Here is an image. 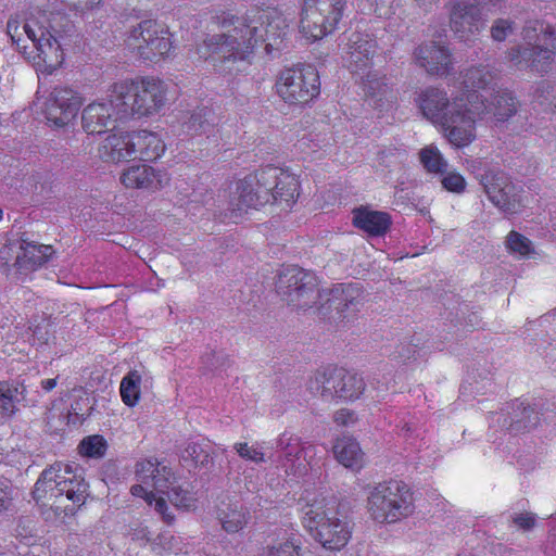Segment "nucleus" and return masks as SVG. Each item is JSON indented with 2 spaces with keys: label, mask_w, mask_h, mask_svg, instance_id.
I'll return each mask as SVG.
<instances>
[{
  "label": "nucleus",
  "mask_w": 556,
  "mask_h": 556,
  "mask_svg": "<svg viewBox=\"0 0 556 556\" xmlns=\"http://www.w3.org/2000/svg\"><path fill=\"white\" fill-rule=\"evenodd\" d=\"M515 525L523 530H530L535 525V517L531 513L519 514L514 518Z\"/></svg>",
  "instance_id": "54"
},
{
  "label": "nucleus",
  "mask_w": 556,
  "mask_h": 556,
  "mask_svg": "<svg viewBox=\"0 0 556 556\" xmlns=\"http://www.w3.org/2000/svg\"><path fill=\"white\" fill-rule=\"evenodd\" d=\"M126 45L140 59L151 62L167 56L173 49L168 30L153 20L142 21L132 27Z\"/></svg>",
  "instance_id": "9"
},
{
  "label": "nucleus",
  "mask_w": 556,
  "mask_h": 556,
  "mask_svg": "<svg viewBox=\"0 0 556 556\" xmlns=\"http://www.w3.org/2000/svg\"><path fill=\"white\" fill-rule=\"evenodd\" d=\"M136 116H151L157 113L166 102V88L160 79L146 77L137 80Z\"/></svg>",
  "instance_id": "21"
},
{
  "label": "nucleus",
  "mask_w": 556,
  "mask_h": 556,
  "mask_svg": "<svg viewBox=\"0 0 556 556\" xmlns=\"http://www.w3.org/2000/svg\"><path fill=\"white\" fill-rule=\"evenodd\" d=\"M109 100L116 118L127 119L136 116L137 80H121L109 88Z\"/></svg>",
  "instance_id": "23"
},
{
  "label": "nucleus",
  "mask_w": 556,
  "mask_h": 556,
  "mask_svg": "<svg viewBox=\"0 0 556 556\" xmlns=\"http://www.w3.org/2000/svg\"><path fill=\"white\" fill-rule=\"evenodd\" d=\"M470 104L469 110L472 112L473 127L476 128V122L478 118L485 116L491 119L504 123L513 117L518 110L519 102L510 91L498 90L492 94L491 100L483 99L482 97L469 93Z\"/></svg>",
  "instance_id": "14"
},
{
  "label": "nucleus",
  "mask_w": 556,
  "mask_h": 556,
  "mask_svg": "<svg viewBox=\"0 0 556 556\" xmlns=\"http://www.w3.org/2000/svg\"><path fill=\"white\" fill-rule=\"evenodd\" d=\"M387 156L386 152H381V160H383Z\"/></svg>",
  "instance_id": "62"
},
{
  "label": "nucleus",
  "mask_w": 556,
  "mask_h": 556,
  "mask_svg": "<svg viewBox=\"0 0 556 556\" xmlns=\"http://www.w3.org/2000/svg\"><path fill=\"white\" fill-rule=\"evenodd\" d=\"M345 370L334 366L317 369L311 383H308V388L313 392L319 393L326 400H334L337 397V389Z\"/></svg>",
  "instance_id": "32"
},
{
  "label": "nucleus",
  "mask_w": 556,
  "mask_h": 556,
  "mask_svg": "<svg viewBox=\"0 0 556 556\" xmlns=\"http://www.w3.org/2000/svg\"><path fill=\"white\" fill-rule=\"evenodd\" d=\"M111 102H92L81 113V124L88 134H102L116 121Z\"/></svg>",
  "instance_id": "28"
},
{
  "label": "nucleus",
  "mask_w": 556,
  "mask_h": 556,
  "mask_svg": "<svg viewBox=\"0 0 556 556\" xmlns=\"http://www.w3.org/2000/svg\"><path fill=\"white\" fill-rule=\"evenodd\" d=\"M130 494L135 497L142 498L148 505H153L155 493L153 491H148L142 484L130 486Z\"/></svg>",
  "instance_id": "53"
},
{
  "label": "nucleus",
  "mask_w": 556,
  "mask_h": 556,
  "mask_svg": "<svg viewBox=\"0 0 556 556\" xmlns=\"http://www.w3.org/2000/svg\"><path fill=\"white\" fill-rule=\"evenodd\" d=\"M81 99L71 88L55 87L46 102V118L55 127L68 125L77 115Z\"/></svg>",
  "instance_id": "15"
},
{
  "label": "nucleus",
  "mask_w": 556,
  "mask_h": 556,
  "mask_svg": "<svg viewBox=\"0 0 556 556\" xmlns=\"http://www.w3.org/2000/svg\"><path fill=\"white\" fill-rule=\"evenodd\" d=\"M3 319L5 320L0 321L1 328H4L7 325H12L16 331L15 338H26V340L37 349H51L56 343L55 321L51 315L46 313L34 315L28 327L22 323V319L17 321V317L13 314Z\"/></svg>",
  "instance_id": "12"
},
{
  "label": "nucleus",
  "mask_w": 556,
  "mask_h": 556,
  "mask_svg": "<svg viewBox=\"0 0 556 556\" xmlns=\"http://www.w3.org/2000/svg\"><path fill=\"white\" fill-rule=\"evenodd\" d=\"M451 28L460 40H470L484 27L486 18L479 5L473 3H456L450 15Z\"/></svg>",
  "instance_id": "17"
},
{
  "label": "nucleus",
  "mask_w": 556,
  "mask_h": 556,
  "mask_svg": "<svg viewBox=\"0 0 556 556\" xmlns=\"http://www.w3.org/2000/svg\"><path fill=\"white\" fill-rule=\"evenodd\" d=\"M106 439L100 434L88 435L77 445L78 455H83L88 458H102L106 454Z\"/></svg>",
  "instance_id": "42"
},
{
  "label": "nucleus",
  "mask_w": 556,
  "mask_h": 556,
  "mask_svg": "<svg viewBox=\"0 0 556 556\" xmlns=\"http://www.w3.org/2000/svg\"><path fill=\"white\" fill-rule=\"evenodd\" d=\"M376 48V41L368 34L356 31L349 37L343 54L346 67L365 80V88L371 96L386 94L388 90L387 84L370 71Z\"/></svg>",
  "instance_id": "8"
},
{
  "label": "nucleus",
  "mask_w": 556,
  "mask_h": 556,
  "mask_svg": "<svg viewBox=\"0 0 556 556\" xmlns=\"http://www.w3.org/2000/svg\"><path fill=\"white\" fill-rule=\"evenodd\" d=\"M25 23H31L33 26L42 35H52L61 40L66 41V37L71 36L74 30V24L67 15L61 11H37L31 13Z\"/></svg>",
  "instance_id": "27"
},
{
  "label": "nucleus",
  "mask_w": 556,
  "mask_h": 556,
  "mask_svg": "<svg viewBox=\"0 0 556 556\" xmlns=\"http://www.w3.org/2000/svg\"><path fill=\"white\" fill-rule=\"evenodd\" d=\"M70 7L75 10L85 12L97 7L101 0H64Z\"/></svg>",
  "instance_id": "55"
},
{
  "label": "nucleus",
  "mask_w": 556,
  "mask_h": 556,
  "mask_svg": "<svg viewBox=\"0 0 556 556\" xmlns=\"http://www.w3.org/2000/svg\"><path fill=\"white\" fill-rule=\"evenodd\" d=\"M419 160L428 173L443 174L447 169V162L433 144L427 146L420 150Z\"/></svg>",
  "instance_id": "41"
},
{
  "label": "nucleus",
  "mask_w": 556,
  "mask_h": 556,
  "mask_svg": "<svg viewBox=\"0 0 556 556\" xmlns=\"http://www.w3.org/2000/svg\"><path fill=\"white\" fill-rule=\"evenodd\" d=\"M416 64L431 76H447L453 71V61L450 50L434 41L420 45L415 49Z\"/></svg>",
  "instance_id": "19"
},
{
  "label": "nucleus",
  "mask_w": 556,
  "mask_h": 556,
  "mask_svg": "<svg viewBox=\"0 0 556 556\" xmlns=\"http://www.w3.org/2000/svg\"><path fill=\"white\" fill-rule=\"evenodd\" d=\"M263 187L269 189L270 203H285L291 207L299 197L300 184L294 174L274 166H266L260 169Z\"/></svg>",
  "instance_id": "16"
},
{
  "label": "nucleus",
  "mask_w": 556,
  "mask_h": 556,
  "mask_svg": "<svg viewBox=\"0 0 556 556\" xmlns=\"http://www.w3.org/2000/svg\"><path fill=\"white\" fill-rule=\"evenodd\" d=\"M271 195L269 189L263 187L258 169L238 182L236 195L231 201L232 210L242 213L248 208H257L270 203Z\"/></svg>",
  "instance_id": "18"
},
{
  "label": "nucleus",
  "mask_w": 556,
  "mask_h": 556,
  "mask_svg": "<svg viewBox=\"0 0 556 556\" xmlns=\"http://www.w3.org/2000/svg\"><path fill=\"white\" fill-rule=\"evenodd\" d=\"M523 40L530 46L548 45L556 48V34L554 28L538 20H529L526 22L521 31Z\"/></svg>",
  "instance_id": "35"
},
{
  "label": "nucleus",
  "mask_w": 556,
  "mask_h": 556,
  "mask_svg": "<svg viewBox=\"0 0 556 556\" xmlns=\"http://www.w3.org/2000/svg\"><path fill=\"white\" fill-rule=\"evenodd\" d=\"M301 276H307V273L303 268L296 265H283L277 278H300Z\"/></svg>",
  "instance_id": "52"
},
{
  "label": "nucleus",
  "mask_w": 556,
  "mask_h": 556,
  "mask_svg": "<svg viewBox=\"0 0 556 556\" xmlns=\"http://www.w3.org/2000/svg\"><path fill=\"white\" fill-rule=\"evenodd\" d=\"M222 31L207 36L198 53L219 71L231 72L239 62H249L260 41L266 52L279 50L289 23L277 10L252 8L243 16L224 17Z\"/></svg>",
  "instance_id": "1"
},
{
  "label": "nucleus",
  "mask_w": 556,
  "mask_h": 556,
  "mask_svg": "<svg viewBox=\"0 0 556 556\" xmlns=\"http://www.w3.org/2000/svg\"><path fill=\"white\" fill-rule=\"evenodd\" d=\"M507 251L518 257H531L535 255V248L532 241L526 236L511 230L505 238Z\"/></svg>",
  "instance_id": "40"
},
{
  "label": "nucleus",
  "mask_w": 556,
  "mask_h": 556,
  "mask_svg": "<svg viewBox=\"0 0 556 556\" xmlns=\"http://www.w3.org/2000/svg\"><path fill=\"white\" fill-rule=\"evenodd\" d=\"M131 143L135 159L147 162L157 160L165 151V144L160 136L148 130L132 131Z\"/></svg>",
  "instance_id": "31"
},
{
  "label": "nucleus",
  "mask_w": 556,
  "mask_h": 556,
  "mask_svg": "<svg viewBox=\"0 0 556 556\" xmlns=\"http://www.w3.org/2000/svg\"><path fill=\"white\" fill-rule=\"evenodd\" d=\"M131 146V132L111 134L99 143L98 156L112 164L135 160Z\"/></svg>",
  "instance_id": "26"
},
{
  "label": "nucleus",
  "mask_w": 556,
  "mask_h": 556,
  "mask_svg": "<svg viewBox=\"0 0 556 556\" xmlns=\"http://www.w3.org/2000/svg\"><path fill=\"white\" fill-rule=\"evenodd\" d=\"M266 556H302L301 541L294 536H283L282 540L267 547Z\"/></svg>",
  "instance_id": "44"
},
{
  "label": "nucleus",
  "mask_w": 556,
  "mask_h": 556,
  "mask_svg": "<svg viewBox=\"0 0 556 556\" xmlns=\"http://www.w3.org/2000/svg\"><path fill=\"white\" fill-rule=\"evenodd\" d=\"M435 1L437 0H415L417 5L426 11L429 10L435 3Z\"/></svg>",
  "instance_id": "59"
},
{
  "label": "nucleus",
  "mask_w": 556,
  "mask_h": 556,
  "mask_svg": "<svg viewBox=\"0 0 556 556\" xmlns=\"http://www.w3.org/2000/svg\"><path fill=\"white\" fill-rule=\"evenodd\" d=\"M289 280H278L276 288L281 294L282 301L287 305H292L296 309L312 308L319 305L318 309L321 314L332 313L336 311L338 319H349L351 313L355 312L363 298V290L358 283L349 282L340 283L331 290L321 292L319 288L308 281L291 288L286 285Z\"/></svg>",
  "instance_id": "4"
},
{
  "label": "nucleus",
  "mask_w": 556,
  "mask_h": 556,
  "mask_svg": "<svg viewBox=\"0 0 556 556\" xmlns=\"http://www.w3.org/2000/svg\"><path fill=\"white\" fill-rule=\"evenodd\" d=\"M416 102L422 116L440 126L454 147H467L476 139L472 119L476 111L469 110V93L448 97L445 90L429 86L418 93Z\"/></svg>",
  "instance_id": "2"
},
{
  "label": "nucleus",
  "mask_w": 556,
  "mask_h": 556,
  "mask_svg": "<svg viewBox=\"0 0 556 556\" xmlns=\"http://www.w3.org/2000/svg\"><path fill=\"white\" fill-rule=\"evenodd\" d=\"M12 504V496L10 491L5 488H0V511L5 510Z\"/></svg>",
  "instance_id": "57"
},
{
  "label": "nucleus",
  "mask_w": 556,
  "mask_h": 556,
  "mask_svg": "<svg viewBox=\"0 0 556 556\" xmlns=\"http://www.w3.org/2000/svg\"><path fill=\"white\" fill-rule=\"evenodd\" d=\"M233 448L243 459L250 460L256 464L265 460V455L262 448L257 445H249L248 442H236Z\"/></svg>",
  "instance_id": "46"
},
{
  "label": "nucleus",
  "mask_w": 556,
  "mask_h": 556,
  "mask_svg": "<svg viewBox=\"0 0 556 556\" xmlns=\"http://www.w3.org/2000/svg\"><path fill=\"white\" fill-rule=\"evenodd\" d=\"M162 493L165 494L167 498H169L170 503L177 508L190 510L195 507L197 498L189 489L170 485L169 488L164 489Z\"/></svg>",
  "instance_id": "43"
},
{
  "label": "nucleus",
  "mask_w": 556,
  "mask_h": 556,
  "mask_svg": "<svg viewBox=\"0 0 556 556\" xmlns=\"http://www.w3.org/2000/svg\"><path fill=\"white\" fill-rule=\"evenodd\" d=\"M15 334L12 337V341H15L17 340L18 338H16V331L14 330ZM11 338H7V341H10Z\"/></svg>",
  "instance_id": "61"
},
{
  "label": "nucleus",
  "mask_w": 556,
  "mask_h": 556,
  "mask_svg": "<svg viewBox=\"0 0 556 556\" xmlns=\"http://www.w3.org/2000/svg\"><path fill=\"white\" fill-rule=\"evenodd\" d=\"M517 28L516 22L510 18H495L490 27V35L493 41L504 42Z\"/></svg>",
  "instance_id": "45"
},
{
  "label": "nucleus",
  "mask_w": 556,
  "mask_h": 556,
  "mask_svg": "<svg viewBox=\"0 0 556 556\" xmlns=\"http://www.w3.org/2000/svg\"><path fill=\"white\" fill-rule=\"evenodd\" d=\"M56 383H58V378L43 379L40 382V388L43 390V392L48 393L56 387Z\"/></svg>",
  "instance_id": "58"
},
{
  "label": "nucleus",
  "mask_w": 556,
  "mask_h": 556,
  "mask_svg": "<svg viewBox=\"0 0 556 556\" xmlns=\"http://www.w3.org/2000/svg\"><path fill=\"white\" fill-rule=\"evenodd\" d=\"M366 386L362 377L356 372L348 371L343 372L342 380L337 389V397L342 401H354L361 396Z\"/></svg>",
  "instance_id": "39"
},
{
  "label": "nucleus",
  "mask_w": 556,
  "mask_h": 556,
  "mask_svg": "<svg viewBox=\"0 0 556 556\" xmlns=\"http://www.w3.org/2000/svg\"><path fill=\"white\" fill-rule=\"evenodd\" d=\"M156 513L162 517V520L167 525H172L175 520V516L167 511V504L164 497H154L153 502Z\"/></svg>",
  "instance_id": "51"
},
{
  "label": "nucleus",
  "mask_w": 556,
  "mask_h": 556,
  "mask_svg": "<svg viewBox=\"0 0 556 556\" xmlns=\"http://www.w3.org/2000/svg\"><path fill=\"white\" fill-rule=\"evenodd\" d=\"M22 31L25 34L23 26L21 27L17 21L10 20L7 25V34L12 39V42L16 45L17 49L21 50L24 54L27 53V46L21 45L22 41Z\"/></svg>",
  "instance_id": "49"
},
{
  "label": "nucleus",
  "mask_w": 556,
  "mask_h": 556,
  "mask_svg": "<svg viewBox=\"0 0 556 556\" xmlns=\"http://www.w3.org/2000/svg\"><path fill=\"white\" fill-rule=\"evenodd\" d=\"M442 186L451 192L460 193L465 190L466 181L458 173H448L442 178Z\"/></svg>",
  "instance_id": "48"
},
{
  "label": "nucleus",
  "mask_w": 556,
  "mask_h": 556,
  "mask_svg": "<svg viewBox=\"0 0 556 556\" xmlns=\"http://www.w3.org/2000/svg\"><path fill=\"white\" fill-rule=\"evenodd\" d=\"M356 420L354 412L349 408H341L333 416V421L340 427L353 425Z\"/></svg>",
  "instance_id": "50"
},
{
  "label": "nucleus",
  "mask_w": 556,
  "mask_h": 556,
  "mask_svg": "<svg viewBox=\"0 0 556 556\" xmlns=\"http://www.w3.org/2000/svg\"><path fill=\"white\" fill-rule=\"evenodd\" d=\"M21 250L22 253L16 256L14 264L21 274L35 270L48 262L53 254L51 245L37 244L24 238L21 239Z\"/></svg>",
  "instance_id": "30"
},
{
  "label": "nucleus",
  "mask_w": 556,
  "mask_h": 556,
  "mask_svg": "<svg viewBox=\"0 0 556 556\" xmlns=\"http://www.w3.org/2000/svg\"><path fill=\"white\" fill-rule=\"evenodd\" d=\"M136 477L142 483L163 492L173 484L174 472L156 457H148L136 464Z\"/></svg>",
  "instance_id": "25"
},
{
  "label": "nucleus",
  "mask_w": 556,
  "mask_h": 556,
  "mask_svg": "<svg viewBox=\"0 0 556 556\" xmlns=\"http://www.w3.org/2000/svg\"><path fill=\"white\" fill-rule=\"evenodd\" d=\"M2 215H3V212H2V210L0 208V219L2 218Z\"/></svg>",
  "instance_id": "63"
},
{
  "label": "nucleus",
  "mask_w": 556,
  "mask_h": 556,
  "mask_svg": "<svg viewBox=\"0 0 556 556\" xmlns=\"http://www.w3.org/2000/svg\"><path fill=\"white\" fill-rule=\"evenodd\" d=\"M217 519L226 532L236 533L247 526L249 513L239 508L237 503L222 502V505L217 506Z\"/></svg>",
  "instance_id": "34"
},
{
  "label": "nucleus",
  "mask_w": 556,
  "mask_h": 556,
  "mask_svg": "<svg viewBox=\"0 0 556 556\" xmlns=\"http://www.w3.org/2000/svg\"><path fill=\"white\" fill-rule=\"evenodd\" d=\"M488 199L505 214H515L520 207V199L515 185L502 170L489 169L480 176Z\"/></svg>",
  "instance_id": "13"
},
{
  "label": "nucleus",
  "mask_w": 556,
  "mask_h": 556,
  "mask_svg": "<svg viewBox=\"0 0 556 556\" xmlns=\"http://www.w3.org/2000/svg\"><path fill=\"white\" fill-rule=\"evenodd\" d=\"M88 488L77 464L55 462L40 472L33 498L37 505L49 507L56 514L70 515L86 504Z\"/></svg>",
  "instance_id": "3"
},
{
  "label": "nucleus",
  "mask_w": 556,
  "mask_h": 556,
  "mask_svg": "<svg viewBox=\"0 0 556 556\" xmlns=\"http://www.w3.org/2000/svg\"><path fill=\"white\" fill-rule=\"evenodd\" d=\"M277 93L290 104H305L319 94V75L312 65H299L281 71Z\"/></svg>",
  "instance_id": "10"
},
{
  "label": "nucleus",
  "mask_w": 556,
  "mask_h": 556,
  "mask_svg": "<svg viewBox=\"0 0 556 556\" xmlns=\"http://www.w3.org/2000/svg\"><path fill=\"white\" fill-rule=\"evenodd\" d=\"M303 525L324 548L340 551L352 538V526L342 518L334 500L320 498L308 505Z\"/></svg>",
  "instance_id": "6"
},
{
  "label": "nucleus",
  "mask_w": 556,
  "mask_h": 556,
  "mask_svg": "<svg viewBox=\"0 0 556 556\" xmlns=\"http://www.w3.org/2000/svg\"><path fill=\"white\" fill-rule=\"evenodd\" d=\"M353 225L371 237H380L389 230L391 217L386 212L361 206L353 210Z\"/></svg>",
  "instance_id": "29"
},
{
  "label": "nucleus",
  "mask_w": 556,
  "mask_h": 556,
  "mask_svg": "<svg viewBox=\"0 0 556 556\" xmlns=\"http://www.w3.org/2000/svg\"><path fill=\"white\" fill-rule=\"evenodd\" d=\"M495 79L496 74L486 66H475L465 72L462 84L467 90L476 91L492 88Z\"/></svg>",
  "instance_id": "38"
},
{
  "label": "nucleus",
  "mask_w": 556,
  "mask_h": 556,
  "mask_svg": "<svg viewBox=\"0 0 556 556\" xmlns=\"http://www.w3.org/2000/svg\"><path fill=\"white\" fill-rule=\"evenodd\" d=\"M338 463L358 472L364 467V454L354 437H340L333 445Z\"/></svg>",
  "instance_id": "33"
},
{
  "label": "nucleus",
  "mask_w": 556,
  "mask_h": 556,
  "mask_svg": "<svg viewBox=\"0 0 556 556\" xmlns=\"http://www.w3.org/2000/svg\"><path fill=\"white\" fill-rule=\"evenodd\" d=\"M142 376L137 369H130L122 379L119 394L124 405L134 407L141 400Z\"/></svg>",
  "instance_id": "37"
},
{
  "label": "nucleus",
  "mask_w": 556,
  "mask_h": 556,
  "mask_svg": "<svg viewBox=\"0 0 556 556\" xmlns=\"http://www.w3.org/2000/svg\"><path fill=\"white\" fill-rule=\"evenodd\" d=\"M521 419L516 420V430H531L539 422L538 413L530 405L523 407V412H521Z\"/></svg>",
  "instance_id": "47"
},
{
  "label": "nucleus",
  "mask_w": 556,
  "mask_h": 556,
  "mask_svg": "<svg viewBox=\"0 0 556 556\" xmlns=\"http://www.w3.org/2000/svg\"><path fill=\"white\" fill-rule=\"evenodd\" d=\"M555 50L544 43L526 48L516 46L508 50L507 58L520 70L530 67L538 73H546L554 61Z\"/></svg>",
  "instance_id": "20"
},
{
  "label": "nucleus",
  "mask_w": 556,
  "mask_h": 556,
  "mask_svg": "<svg viewBox=\"0 0 556 556\" xmlns=\"http://www.w3.org/2000/svg\"><path fill=\"white\" fill-rule=\"evenodd\" d=\"M370 519L378 523L401 522L415 511L412 486L403 480L390 478L370 486L367 497Z\"/></svg>",
  "instance_id": "5"
},
{
  "label": "nucleus",
  "mask_w": 556,
  "mask_h": 556,
  "mask_svg": "<svg viewBox=\"0 0 556 556\" xmlns=\"http://www.w3.org/2000/svg\"><path fill=\"white\" fill-rule=\"evenodd\" d=\"M505 0H486V2L492 5V7H497L500 5L502 2H504Z\"/></svg>",
  "instance_id": "60"
},
{
  "label": "nucleus",
  "mask_w": 556,
  "mask_h": 556,
  "mask_svg": "<svg viewBox=\"0 0 556 556\" xmlns=\"http://www.w3.org/2000/svg\"><path fill=\"white\" fill-rule=\"evenodd\" d=\"M349 0H302L299 29L311 41L332 34L342 21Z\"/></svg>",
  "instance_id": "7"
},
{
  "label": "nucleus",
  "mask_w": 556,
  "mask_h": 556,
  "mask_svg": "<svg viewBox=\"0 0 556 556\" xmlns=\"http://www.w3.org/2000/svg\"><path fill=\"white\" fill-rule=\"evenodd\" d=\"M184 131L190 136L206 135L210 137L215 134L213 123V113L207 108L194 111L187 121L182 123Z\"/></svg>",
  "instance_id": "36"
},
{
  "label": "nucleus",
  "mask_w": 556,
  "mask_h": 556,
  "mask_svg": "<svg viewBox=\"0 0 556 556\" xmlns=\"http://www.w3.org/2000/svg\"><path fill=\"white\" fill-rule=\"evenodd\" d=\"M419 346L418 343H408L406 350L403 348V351L397 352V355L394 356L395 359L407 362L410 358L415 357L416 350Z\"/></svg>",
  "instance_id": "56"
},
{
  "label": "nucleus",
  "mask_w": 556,
  "mask_h": 556,
  "mask_svg": "<svg viewBox=\"0 0 556 556\" xmlns=\"http://www.w3.org/2000/svg\"><path fill=\"white\" fill-rule=\"evenodd\" d=\"M121 181L126 188L157 190L167 185L169 178L163 170L149 165H136L123 172Z\"/></svg>",
  "instance_id": "24"
},
{
  "label": "nucleus",
  "mask_w": 556,
  "mask_h": 556,
  "mask_svg": "<svg viewBox=\"0 0 556 556\" xmlns=\"http://www.w3.org/2000/svg\"><path fill=\"white\" fill-rule=\"evenodd\" d=\"M39 397L38 391L30 395L24 382L0 380V416L12 418L18 410L17 404L35 406Z\"/></svg>",
  "instance_id": "22"
},
{
  "label": "nucleus",
  "mask_w": 556,
  "mask_h": 556,
  "mask_svg": "<svg viewBox=\"0 0 556 556\" xmlns=\"http://www.w3.org/2000/svg\"><path fill=\"white\" fill-rule=\"evenodd\" d=\"M74 556H84L83 554H75Z\"/></svg>",
  "instance_id": "64"
},
{
  "label": "nucleus",
  "mask_w": 556,
  "mask_h": 556,
  "mask_svg": "<svg viewBox=\"0 0 556 556\" xmlns=\"http://www.w3.org/2000/svg\"><path fill=\"white\" fill-rule=\"evenodd\" d=\"M23 29L28 40H30L34 51L27 52L28 59L33 61L37 71L46 74H52L60 67L64 61L63 49L68 43L61 40L50 31L42 35L36 30L31 23H24Z\"/></svg>",
  "instance_id": "11"
}]
</instances>
